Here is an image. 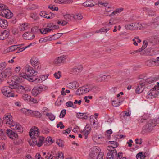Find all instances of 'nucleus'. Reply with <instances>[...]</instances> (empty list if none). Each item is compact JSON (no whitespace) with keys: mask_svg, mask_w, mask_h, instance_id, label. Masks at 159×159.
Returning <instances> with one entry per match:
<instances>
[{"mask_svg":"<svg viewBox=\"0 0 159 159\" xmlns=\"http://www.w3.org/2000/svg\"><path fill=\"white\" fill-rule=\"evenodd\" d=\"M141 24H139L138 23H132V26H133V30H139L140 28V25ZM141 25H143V27H146L147 26L150 25V24H145L143 23Z\"/></svg>","mask_w":159,"mask_h":159,"instance_id":"nucleus-13","label":"nucleus"},{"mask_svg":"<svg viewBox=\"0 0 159 159\" xmlns=\"http://www.w3.org/2000/svg\"><path fill=\"white\" fill-rule=\"evenodd\" d=\"M156 125L155 120H150L147 123L144 128L148 131H151L154 128Z\"/></svg>","mask_w":159,"mask_h":159,"instance_id":"nucleus-7","label":"nucleus"},{"mask_svg":"<svg viewBox=\"0 0 159 159\" xmlns=\"http://www.w3.org/2000/svg\"><path fill=\"white\" fill-rule=\"evenodd\" d=\"M6 64L5 62H2L0 64V68L1 71H2L3 69L5 68L6 66Z\"/></svg>","mask_w":159,"mask_h":159,"instance_id":"nucleus-63","label":"nucleus"},{"mask_svg":"<svg viewBox=\"0 0 159 159\" xmlns=\"http://www.w3.org/2000/svg\"><path fill=\"white\" fill-rule=\"evenodd\" d=\"M46 116H48L49 119L52 121H53L55 118V116L51 113H47L46 114Z\"/></svg>","mask_w":159,"mask_h":159,"instance_id":"nucleus-40","label":"nucleus"},{"mask_svg":"<svg viewBox=\"0 0 159 159\" xmlns=\"http://www.w3.org/2000/svg\"><path fill=\"white\" fill-rule=\"evenodd\" d=\"M25 71L30 77V80L32 81H36L37 83H40L46 80L48 76V75H43L41 77H38L35 76L37 72L33 70L32 68L30 66L26 65L24 67Z\"/></svg>","mask_w":159,"mask_h":159,"instance_id":"nucleus-1","label":"nucleus"},{"mask_svg":"<svg viewBox=\"0 0 159 159\" xmlns=\"http://www.w3.org/2000/svg\"><path fill=\"white\" fill-rule=\"evenodd\" d=\"M91 129V128H89L88 130H86V129H84L83 130V132L84 133L85 138L86 139L87 138L88 135L90 132V131Z\"/></svg>","mask_w":159,"mask_h":159,"instance_id":"nucleus-43","label":"nucleus"},{"mask_svg":"<svg viewBox=\"0 0 159 159\" xmlns=\"http://www.w3.org/2000/svg\"><path fill=\"white\" fill-rule=\"evenodd\" d=\"M94 2L93 0H87L83 4L85 7H92L94 6Z\"/></svg>","mask_w":159,"mask_h":159,"instance_id":"nucleus-24","label":"nucleus"},{"mask_svg":"<svg viewBox=\"0 0 159 159\" xmlns=\"http://www.w3.org/2000/svg\"><path fill=\"white\" fill-rule=\"evenodd\" d=\"M125 27V28L129 30H133V26H132V23L130 24L126 25Z\"/></svg>","mask_w":159,"mask_h":159,"instance_id":"nucleus-55","label":"nucleus"},{"mask_svg":"<svg viewBox=\"0 0 159 159\" xmlns=\"http://www.w3.org/2000/svg\"><path fill=\"white\" fill-rule=\"evenodd\" d=\"M23 38L26 40H31L35 37V35L31 33L26 32L23 35Z\"/></svg>","mask_w":159,"mask_h":159,"instance_id":"nucleus-18","label":"nucleus"},{"mask_svg":"<svg viewBox=\"0 0 159 159\" xmlns=\"http://www.w3.org/2000/svg\"><path fill=\"white\" fill-rule=\"evenodd\" d=\"M8 25V22L5 20L0 19V26L3 28H5Z\"/></svg>","mask_w":159,"mask_h":159,"instance_id":"nucleus-27","label":"nucleus"},{"mask_svg":"<svg viewBox=\"0 0 159 159\" xmlns=\"http://www.w3.org/2000/svg\"><path fill=\"white\" fill-rule=\"evenodd\" d=\"M145 157L146 156L142 152H139L136 155V157L137 159H144Z\"/></svg>","mask_w":159,"mask_h":159,"instance_id":"nucleus-36","label":"nucleus"},{"mask_svg":"<svg viewBox=\"0 0 159 159\" xmlns=\"http://www.w3.org/2000/svg\"><path fill=\"white\" fill-rule=\"evenodd\" d=\"M28 112L30 113L31 116L37 118H40L42 116L41 114L37 111H34L31 110H27Z\"/></svg>","mask_w":159,"mask_h":159,"instance_id":"nucleus-14","label":"nucleus"},{"mask_svg":"<svg viewBox=\"0 0 159 159\" xmlns=\"http://www.w3.org/2000/svg\"><path fill=\"white\" fill-rule=\"evenodd\" d=\"M52 40V38L50 36H48L45 37L44 38H41L39 40V42L40 43H44L48 41Z\"/></svg>","mask_w":159,"mask_h":159,"instance_id":"nucleus-31","label":"nucleus"},{"mask_svg":"<svg viewBox=\"0 0 159 159\" xmlns=\"http://www.w3.org/2000/svg\"><path fill=\"white\" fill-rule=\"evenodd\" d=\"M39 129L37 127H34L33 129H31L29 132V135L30 137L32 136H34L36 141V145L39 147L43 144L44 139V138L42 136H39L38 131Z\"/></svg>","mask_w":159,"mask_h":159,"instance_id":"nucleus-2","label":"nucleus"},{"mask_svg":"<svg viewBox=\"0 0 159 159\" xmlns=\"http://www.w3.org/2000/svg\"><path fill=\"white\" fill-rule=\"evenodd\" d=\"M69 86L70 89H75L79 87V84L76 81H74L69 84Z\"/></svg>","mask_w":159,"mask_h":159,"instance_id":"nucleus-29","label":"nucleus"},{"mask_svg":"<svg viewBox=\"0 0 159 159\" xmlns=\"http://www.w3.org/2000/svg\"><path fill=\"white\" fill-rule=\"evenodd\" d=\"M39 88L41 92L44 91L48 89V87L44 85H39Z\"/></svg>","mask_w":159,"mask_h":159,"instance_id":"nucleus-53","label":"nucleus"},{"mask_svg":"<svg viewBox=\"0 0 159 159\" xmlns=\"http://www.w3.org/2000/svg\"><path fill=\"white\" fill-rule=\"evenodd\" d=\"M66 58V56L63 55L56 58L54 60V63L55 64L60 65L64 63Z\"/></svg>","mask_w":159,"mask_h":159,"instance_id":"nucleus-10","label":"nucleus"},{"mask_svg":"<svg viewBox=\"0 0 159 159\" xmlns=\"http://www.w3.org/2000/svg\"><path fill=\"white\" fill-rule=\"evenodd\" d=\"M96 154L95 153H90L89 155V157L88 159H96Z\"/></svg>","mask_w":159,"mask_h":159,"instance_id":"nucleus-54","label":"nucleus"},{"mask_svg":"<svg viewBox=\"0 0 159 159\" xmlns=\"http://www.w3.org/2000/svg\"><path fill=\"white\" fill-rule=\"evenodd\" d=\"M144 10L147 12L148 15L149 16H153L155 15V11L150 8H146Z\"/></svg>","mask_w":159,"mask_h":159,"instance_id":"nucleus-26","label":"nucleus"},{"mask_svg":"<svg viewBox=\"0 0 159 159\" xmlns=\"http://www.w3.org/2000/svg\"><path fill=\"white\" fill-rule=\"evenodd\" d=\"M10 127L13 130H17L18 131L21 133L23 132V128L22 126L18 123L14 122L12 123V125Z\"/></svg>","mask_w":159,"mask_h":159,"instance_id":"nucleus-11","label":"nucleus"},{"mask_svg":"<svg viewBox=\"0 0 159 159\" xmlns=\"http://www.w3.org/2000/svg\"><path fill=\"white\" fill-rule=\"evenodd\" d=\"M66 112V110L65 109L62 110L61 114L59 115V117L61 118H63L65 116Z\"/></svg>","mask_w":159,"mask_h":159,"instance_id":"nucleus-58","label":"nucleus"},{"mask_svg":"<svg viewBox=\"0 0 159 159\" xmlns=\"http://www.w3.org/2000/svg\"><path fill=\"white\" fill-rule=\"evenodd\" d=\"M54 76L57 79H59L61 76V72L60 71H58L57 72L54 73Z\"/></svg>","mask_w":159,"mask_h":159,"instance_id":"nucleus-46","label":"nucleus"},{"mask_svg":"<svg viewBox=\"0 0 159 159\" xmlns=\"http://www.w3.org/2000/svg\"><path fill=\"white\" fill-rule=\"evenodd\" d=\"M57 126L58 128L60 127L61 129H64L65 127V126L63 125V123L61 121L59 122V124H57Z\"/></svg>","mask_w":159,"mask_h":159,"instance_id":"nucleus-62","label":"nucleus"},{"mask_svg":"<svg viewBox=\"0 0 159 159\" xmlns=\"http://www.w3.org/2000/svg\"><path fill=\"white\" fill-rule=\"evenodd\" d=\"M82 91L83 92L84 94L85 93L93 89V87L90 85H87L85 86L81 87Z\"/></svg>","mask_w":159,"mask_h":159,"instance_id":"nucleus-19","label":"nucleus"},{"mask_svg":"<svg viewBox=\"0 0 159 159\" xmlns=\"http://www.w3.org/2000/svg\"><path fill=\"white\" fill-rule=\"evenodd\" d=\"M29 100L30 102L32 103L36 104L38 102V101L36 99L31 97L30 96Z\"/></svg>","mask_w":159,"mask_h":159,"instance_id":"nucleus-44","label":"nucleus"},{"mask_svg":"<svg viewBox=\"0 0 159 159\" xmlns=\"http://www.w3.org/2000/svg\"><path fill=\"white\" fill-rule=\"evenodd\" d=\"M133 44L135 45H138V43H140L141 40L140 39H139V37L136 36L134 37V39H133Z\"/></svg>","mask_w":159,"mask_h":159,"instance_id":"nucleus-37","label":"nucleus"},{"mask_svg":"<svg viewBox=\"0 0 159 159\" xmlns=\"http://www.w3.org/2000/svg\"><path fill=\"white\" fill-rule=\"evenodd\" d=\"M110 78V76L109 75H106L101 76V79L102 81H107Z\"/></svg>","mask_w":159,"mask_h":159,"instance_id":"nucleus-42","label":"nucleus"},{"mask_svg":"<svg viewBox=\"0 0 159 159\" xmlns=\"http://www.w3.org/2000/svg\"><path fill=\"white\" fill-rule=\"evenodd\" d=\"M112 105L115 107H118L120 105L121 102L118 101L116 102L115 100L112 101Z\"/></svg>","mask_w":159,"mask_h":159,"instance_id":"nucleus-49","label":"nucleus"},{"mask_svg":"<svg viewBox=\"0 0 159 159\" xmlns=\"http://www.w3.org/2000/svg\"><path fill=\"white\" fill-rule=\"evenodd\" d=\"M110 29V28H107L106 26L105 27L100 29V30L101 32H106L109 31Z\"/></svg>","mask_w":159,"mask_h":159,"instance_id":"nucleus-51","label":"nucleus"},{"mask_svg":"<svg viewBox=\"0 0 159 159\" xmlns=\"http://www.w3.org/2000/svg\"><path fill=\"white\" fill-rule=\"evenodd\" d=\"M66 105L68 107H71L75 109L76 107V106L74 105L73 102L71 101H69L66 103Z\"/></svg>","mask_w":159,"mask_h":159,"instance_id":"nucleus-39","label":"nucleus"},{"mask_svg":"<svg viewBox=\"0 0 159 159\" xmlns=\"http://www.w3.org/2000/svg\"><path fill=\"white\" fill-rule=\"evenodd\" d=\"M82 16L80 14H76L73 16V18L76 19H77L79 20H81L82 18Z\"/></svg>","mask_w":159,"mask_h":159,"instance_id":"nucleus-52","label":"nucleus"},{"mask_svg":"<svg viewBox=\"0 0 159 159\" xmlns=\"http://www.w3.org/2000/svg\"><path fill=\"white\" fill-rule=\"evenodd\" d=\"M9 52H12L18 48V47L16 45L11 46L9 48Z\"/></svg>","mask_w":159,"mask_h":159,"instance_id":"nucleus-50","label":"nucleus"},{"mask_svg":"<svg viewBox=\"0 0 159 159\" xmlns=\"http://www.w3.org/2000/svg\"><path fill=\"white\" fill-rule=\"evenodd\" d=\"M0 73V80L1 81L5 80L12 75L11 69L10 68H7L3 71H1Z\"/></svg>","mask_w":159,"mask_h":159,"instance_id":"nucleus-5","label":"nucleus"},{"mask_svg":"<svg viewBox=\"0 0 159 159\" xmlns=\"http://www.w3.org/2000/svg\"><path fill=\"white\" fill-rule=\"evenodd\" d=\"M64 141L61 140H57L56 141V143L59 146V147H63L64 146Z\"/></svg>","mask_w":159,"mask_h":159,"instance_id":"nucleus-45","label":"nucleus"},{"mask_svg":"<svg viewBox=\"0 0 159 159\" xmlns=\"http://www.w3.org/2000/svg\"><path fill=\"white\" fill-rule=\"evenodd\" d=\"M41 91L39 85L34 87L32 90L31 93L32 95L36 96L38 95L40 93Z\"/></svg>","mask_w":159,"mask_h":159,"instance_id":"nucleus-17","label":"nucleus"},{"mask_svg":"<svg viewBox=\"0 0 159 159\" xmlns=\"http://www.w3.org/2000/svg\"><path fill=\"white\" fill-rule=\"evenodd\" d=\"M7 7H3V8L0 10V15L7 19H10L12 17L13 14L8 9Z\"/></svg>","mask_w":159,"mask_h":159,"instance_id":"nucleus-4","label":"nucleus"},{"mask_svg":"<svg viewBox=\"0 0 159 159\" xmlns=\"http://www.w3.org/2000/svg\"><path fill=\"white\" fill-rule=\"evenodd\" d=\"M116 155V151L114 150L113 151V152L112 153L111 152H108L107 153V159H113L115 155Z\"/></svg>","mask_w":159,"mask_h":159,"instance_id":"nucleus-21","label":"nucleus"},{"mask_svg":"<svg viewBox=\"0 0 159 159\" xmlns=\"http://www.w3.org/2000/svg\"><path fill=\"white\" fill-rule=\"evenodd\" d=\"M62 35V33H57L52 35V36L50 37L52 38V40H54L60 38Z\"/></svg>","mask_w":159,"mask_h":159,"instance_id":"nucleus-34","label":"nucleus"},{"mask_svg":"<svg viewBox=\"0 0 159 159\" xmlns=\"http://www.w3.org/2000/svg\"><path fill=\"white\" fill-rule=\"evenodd\" d=\"M152 23H156L157 24H159V16L152 20Z\"/></svg>","mask_w":159,"mask_h":159,"instance_id":"nucleus-59","label":"nucleus"},{"mask_svg":"<svg viewBox=\"0 0 159 159\" xmlns=\"http://www.w3.org/2000/svg\"><path fill=\"white\" fill-rule=\"evenodd\" d=\"M145 64L146 66L149 67L153 66H157V64H156L155 60L154 61L152 59L147 60L145 62Z\"/></svg>","mask_w":159,"mask_h":159,"instance_id":"nucleus-20","label":"nucleus"},{"mask_svg":"<svg viewBox=\"0 0 159 159\" xmlns=\"http://www.w3.org/2000/svg\"><path fill=\"white\" fill-rule=\"evenodd\" d=\"M47 27L48 28L53 27V29H57L59 28V26L58 25H55L52 23H50L47 24Z\"/></svg>","mask_w":159,"mask_h":159,"instance_id":"nucleus-38","label":"nucleus"},{"mask_svg":"<svg viewBox=\"0 0 159 159\" xmlns=\"http://www.w3.org/2000/svg\"><path fill=\"white\" fill-rule=\"evenodd\" d=\"M12 88L14 92L16 91L19 93H22L25 92V90L24 86L20 85H17L14 84V85H11Z\"/></svg>","mask_w":159,"mask_h":159,"instance_id":"nucleus-9","label":"nucleus"},{"mask_svg":"<svg viewBox=\"0 0 159 159\" xmlns=\"http://www.w3.org/2000/svg\"><path fill=\"white\" fill-rule=\"evenodd\" d=\"M53 29H50L48 28L47 27L45 28H43L40 29V31L41 33L43 34H47L48 33L52 31Z\"/></svg>","mask_w":159,"mask_h":159,"instance_id":"nucleus-30","label":"nucleus"},{"mask_svg":"<svg viewBox=\"0 0 159 159\" xmlns=\"http://www.w3.org/2000/svg\"><path fill=\"white\" fill-rule=\"evenodd\" d=\"M7 133L8 136L12 139H16L18 137V135L16 133L10 129H7Z\"/></svg>","mask_w":159,"mask_h":159,"instance_id":"nucleus-15","label":"nucleus"},{"mask_svg":"<svg viewBox=\"0 0 159 159\" xmlns=\"http://www.w3.org/2000/svg\"><path fill=\"white\" fill-rule=\"evenodd\" d=\"M71 130V128H68L66 130H63V133L65 134H69Z\"/></svg>","mask_w":159,"mask_h":159,"instance_id":"nucleus-60","label":"nucleus"},{"mask_svg":"<svg viewBox=\"0 0 159 159\" xmlns=\"http://www.w3.org/2000/svg\"><path fill=\"white\" fill-rule=\"evenodd\" d=\"M31 137V139L29 141V144L30 145H31L32 146L36 145V141L34 136H33L32 137Z\"/></svg>","mask_w":159,"mask_h":159,"instance_id":"nucleus-35","label":"nucleus"},{"mask_svg":"<svg viewBox=\"0 0 159 159\" xmlns=\"http://www.w3.org/2000/svg\"><path fill=\"white\" fill-rule=\"evenodd\" d=\"M64 18L67 21H70L73 17V16H72L70 14H66L64 15Z\"/></svg>","mask_w":159,"mask_h":159,"instance_id":"nucleus-41","label":"nucleus"},{"mask_svg":"<svg viewBox=\"0 0 159 159\" xmlns=\"http://www.w3.org/2000/svg\"><path fill=\"white\" fill-rule=\"evenodd\" d=\"M100 152V149L99 147L94 146L91 149L90 152L92 153H96L98 155Z\"/></svg>","mask_w":159,"mask_h":159,"instance_id":"nucleus-25","label":"nucleus"},{"mask_svg":"<svg viewBox=\"0 0 159 159\" xmlns=\"http://www.w3.org/2000/svg\"><path fill=\"white\" fill-rule=\"evenodd\" d=\"M63 154L62 153H59L58 155L55 157V159H63Z\"/></svg>","mask_w":159,"mask_h":159,"instance_id":"nucleus-47","label":"nucleus"},{"mask_svg":"<svg viewBox=\"0 0 159 159\" xmlns=\"http://www.w3.org/2000/svg\"><path fill=\"white\" fill-rule=\"evenodd\" d=\"M21 27L20 29V31H24L27 28L28 26V24L23 23L22 24V25H21Z\"/></svg>","mask_w":159,"mask_h":159,"instance_id":"nucleus-56","label":"nucleus"},{"mask_svg":"<svg viewBox=\"0 0 159 159\" xmlns=\"http://www.w3.org/2000/svg\"><path fill=\"white\" fill-rule=\"evenodd\" d=\"M155 86L152 89H151L148 93V98H153L156 97L159 94V92L156 90Z\"/></svg>","mask_w":159,"mask_h":159,"instance_id":"nucleus-12","label":"nucleus"},{"mask_svg":"<svg viewBox=\"0 0 159 159\" xmlns=\"http://www.w3.org/2000/svg\"><path fill=\"white\" fill-rule=\"evenodd\" d=\"M144 85L142 84H140V82L139 83V85H138L136 88L135 91L137 93H142L143 90L144 88H143V87L144 86Z\"/></svg>","mask_w":159,"mask_h":159,"instance_id":"nucleus-22","label":"nucleus"},{"mask_svg":"<svg viewBox=\"0 0 159 159\" xmlns=\"http://www.w3.org/2000/svg\"><path fill=\"white\" fill-rule=\"evenodd\" d=\"M9 35V32L8 30H4L3 32H0V40H4L7 38Z\"/></svg>","mask_w":159,"mask_h":159,"instance_id":"nucleus-16","label":"nucleus"},{"mask_svg":"<svg viewBox=\"0 0 159 159\" xmlns=\"http://www.w3.org/2000/svg\"><path fill=\"white\" fill-rule=\"evenodd\" d=\"M30 62L34 69L37 70H40L41 69V66L39 64L38 59L36 57H32L30 60Z\"/></svg>","mask_w":159,"mask_h":159,"instance_id":"nucleus-8","label":"nucleus"},{"mask_svg":"<svg viewBox=\"0 0 159 159\" xmlns=\"http://www.w3.org/2000/svg\"><path fill=\"white\" fill-rule=\"evenodd\" d=\"M77 117L80 119H86L88 118V117L86 115V113H77Z\"/></svg>","mask_w":159,"mask_h":159,"instance_id":"nucleus-32","label":"nucleus"},{"mask_svg":"<svg viewBox=\"0 0 159 159\" xmlns=\"http://www.w3.org/2000/svg\"><path fill=\"white\" fill-rule=\"evenodd\" d=\"M117 147V145L115 144L113 146H109L107 147V149L109 151V152H113V151L116 150L115 148Z\"/></svg>","mask_w":159,"mask_h":159,"instance_id":"nucleus-33","label":"nucleus"},{"mask_svg":"<svg viewBox=\"0 0 159 159\" xmlns=\"http://www.w3.org/2000/svg\"><path fill=\"white\" fill-rule=\"evenodd\" d=\"M97 155V159H104V158L103 153L102 152H100Z\"/></svg>","mask_w":159,"mask_h":159,"instance_id":"nucleus-57","label":"nucleus"},{"mask_svg":"<svg viewBox=\"0 0 159 159\" xmlns=\"http://www.w3.org/2000/svg\"><path fill=\"white\" fill-rule=\"evenodd\" d=\"M123 156V153L122 152H120L115 156L114 159H121Z\"/></svg>","mask_w":159,"mask_h":159,"instance_id":"nucleus-48","label":"nucleus"},{"mask_svg":"<svg viewBox=\"0 0 159 159\" xmlns=\"http://www.w3.org/2000/svg\"><path fill=\"white\" fill-rule=\"evenodd\" d=\"M11 85V87L6 86L3 87L2 89V93L5 96L10 97L14 96V94L13 93L14 90L12 88Z\"/></svg>","mask_w":159,"mask_h":159,"instance_id":"nucleus-3","label":"nucleus"},{"mask_svg":"<svg viewBox=\"0 0 159 159\" xmlns=\"http://www.w3.org/2000/svg\"><path fill=\"white\" fill-rule=\"evenodd\" d=\"M25 73H20L19 76H15L14 78L16 82L17 83L22 82L24 81L25 79H27L29 78L30 79V77L28 75L27 73L25 71Z\"/></svg>","mask_w":159,"mask_h":159,"instance_id":"nucleus-6","label":"nucleus"},{"mask_svg":"<svg viewBox=\"0 0 159 159\" xmlns=\"http://www.w3.org/2000/svg\"><path fill=\"white\" fill-rule=\"evenodd\" d=\"M153 80L150 78L146 79H142L140 81V84H142L144 85L146 84H150L152 82Z\"/></svg>","mask_w":159,"mask_h":159,"instance_id":"nucleus-28","label":"nucleus"},{"mask_svg":"<svg viewBox=\"0 0 159 159\" xmlns=\"http://www.w3.org/2000/svg\"><path fill=\"white\" fill-rule=\"evenodd\" d=\"M39 15L41 16L44 18H46V16L48 15V14H47L45 11H42L40 13Z\"/></svg>","mask_w":159,"mask_h":159,"instance_id":"nucleus-61","label":"nucleus"},{"mask_svg":"<svg viewBox=\"0 0 159 159\" xmlns=\"http://www.w3.org/2000/svg\"><path fill=\"white\" fill-rule=\"evenodd\" d=\"M29 98L30 96L27 94H24L22 96V98L25 101L27 100Z\"/></svg>","mask_w":159,"mask_h":159,"instance_id":"nucleus-64","label":"nucleus"},{"mask_svg":"<svg viewBox=\"0 0 159 159\" xmlns=\"http://www.w3.org/2000/svg\"><path fill=\"white\" fill-rule=\"evenodd\" d=\"M83 67L81 65L77 66L72 69L73 71L75 74H77L81 71Z\"/></svg>","mask_w":159,"mask_h":159,"instance_id":"nucleus-23","label":"nucleus"}]
</instances>
